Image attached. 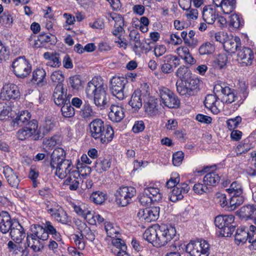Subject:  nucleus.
<instances>
[{"label": "nucleus", "instance_id": "obj_33", "mask_svg": "<svg viewBox=\"0 0 256 256\" xmlns=\"http://www.w3.org/2000/svg\"><path fill=\"white\" fill-rule=\"evenodd\" d=\"M144 190L146 194H148L151 198H152L154 202H159L162 200V194L158 188L152 186H146Z\"/></svg>", "mask_w": 256, "mask_h": 256}, {"label": "nucleus", "instance_id": "obj_39", "mask_svg": "<svg viewBox=\"0 0 256 256\" xmlns=\"http://www.w3.org/2000/svg\"><path fill=\"white\" fill-rule=\"evenodd\" d=\"M252 233H250L245 228H238L235 234V240L239 243H244L248 240H249V237Z\"/></svg>", "mask_w": 256, "mask_h": 256}, {"label": "nucleus", "instance_id": "obj_43", "mask_svg": "<svg viewBox=\"0 0 256 256\" xmlns=\"http://www.w3.org/2000/svg\"><path fill=\"white\" fill-rule=\"evenodd\" d=\"M44 226L46 228V230L48 234H51L54 238L60 241L61 240V236L60 234L57 232L56 228L52 224V223L49 221H46L45 224H44Z\"/></svg>", "mask_w": 256, "mask_h": 256}, {"label": "nucleus", "instance_id": "obj_25", "mask_svg": "<svg viewBox=\"0 0 256 256\" xmlns=\"http://www.w3.org/2000/svg\"><path fill=\"white\" fill-rule=\"evenodd\" d=\"M218 16L216 10L208 6L204 8L202 12V18L204 22L208 24H212Z\"/></svg>", "mask_w": 256, "mask_h": 256}, {"label": "nucleus", "instance_id": "obj_31", "mask_svg": "<svg viewBox=\"0 0 256 256\" xmlns=\"http://www.w3.org/2000/svg\"><path fill=\"white\" fill-rule=\"evenodd\" d=\"M111 18L114 21V29L112 34L114 36H118L124 30V20L123 18L120 14H114L110 16Z\"/></svg>", "mask_w": 256, "mask_h": 256}, {"label": "nucleus", "instance_id": "obj_32", "mask_svg": "<svg viewBox=\"0 0 256 256\" xmlns=\"http://www.w3.org/2000/svg\"><path fill=\"white\" fill-rule=\"evenodd\" d=\"M142 90H136L133 92L130 100L129 101V104L136 110L140 109L142 106Z\"/></svg>", "mask_w": 256, "mask_h": 256}, {"label": "nucleus", "instance_id": "obj_4", "mask_svg": "<svg viewBox=\"0 0 256 256\" xmlns=\"http://www.w3.org/2000/svg\"><path fill=\"white\" fill-rule=\"evenodd\" d=\"M73 168V166L71 162L66 160L62 163L58 164V166L54 167L52 168V170H54V174L58 176H67L68 174H78V176H88L90 172V167L84 166L81 167V170H72L71 172V170Z\"/></svg>", "mask_w": 256, "mask_h": 256}, {"label": "nucleus", "instance_id": "obj_35", "mask_svg": "<svg viewBox=\"0 0 256 256\" xmlns=\"http://www.w3.org/2000/svg\"><path fill=\"white\" fill-rule=\"evenodd\" d=\"M240 39L235 38L234 40H228L224 42V50L230 53H234L240 45Z\"/></svg>", "mask_w": 256, "mask_h": 256}, {"label": "nucleus", "instance_id": "obj_42", "mask_svg": "<svg viewBox=\"0 0 256 256\" xmlns=\"http://www.w3.org/2000/svg\"><path fill=\"white\" fill-rule=\"evenodd\" d=\"M38 244L39 240L37 238H35L34 235L33 234H28L26 242L25 244L26 247H30L34 252H37L40 250Z\"/></svg>", "mask_w": 256, "mask_h": 256}, {"label": "nucleus", "instance_id": "obj_62", "mask_svg": "<svg viewBox=\"0 0 256 256\" xmlns=\"http://www.w3.org/2000/svg\"><path fill=\"white\" fill-rule=\"evenodd\" d=\"M241 122L242 118L239 116L234 118L229 119L226 122L227 126L230 130H234L238 126Z\"/></svg>", "mask_w": 256, "mask_h": 256}, {"label": "nucleus", "instance_id": "obj_54", "mask_svg": "<svg viewBox=\"0 0 256 256\" xmlns=\"http://www.w3.org/2000/svg\"><path fill=\"white\" fill-rule=\"evenodd\" d=\"M227 61L228 58L226 54H220L214 61V66L216 68L222 69L226 65Z\"/></svg>", "mask_w": 256, "mask_h": 256}, {"label": "nucleus", "instance_id": "obj_58", "mask_svg": "<svg viewBox=\"0 0 256 256\" xmlns=\"http://www.w3.org/2000/svg\"><path fill=\"white\" fill-rule=\"evenodd\" d=\"M231 224L230 226H225L220 230V234L222 236L228 237L230 236L235 230V226Z\"/></svg>", "mask_w": 256, "mask_h": 256}, {"label": "nucleus", "instance_id": "obj_18", "mask_svg": "<svg viewBox=\"0 0 256 256\" xmlns=\"http://www.w3.org/2000/svg\"><path fill=\"white\" fill-rule=\"evenodd\" d=\"M11 238L16 243H20L26 236L23 227L18 222L14 220V224L10 231Z\"/></svg>", "mask_w": 256, "mask_h": 256}, {"label": "nucleus", "instance_id": "obj_24", "mask_svg": "<svg viewBox=\"0 0 256 256\" xmlns=\"http://www.w3.org/2000/svg\"><path fill=\"white\" fill-rule=\"evenodd\" d=\"M158 225H155L147 229L144 234V238L154 246L158 247Z\"/></svg>", "mask_w": 256, "mask_h": 256}, {"label": "nucleus", "instance_id": "obj_46", "mask_svg": "<svg viewBox=\"0 0 256 256\" xmlns=\"http://www.w3.org/2000/svg\"><path fill=\"white\" fill-rule=\"evenodd\" d=\"M230 196L228 207L231 210H234L237 206L242 204L244 202V198L241 195Z\"/></svg>", "mask_w": 256, "mask_h": 256}, {"label": "nucleus", "instance_id": "obj_26", "mask_svg": "<svg viewBox=\"0 0 256 256\" xmlns=\"http://www.w3.org/2000/svg\"><path fill=\"white\" fill-rule=\"evenodd\" d=\"M234 220V217L232 215H219L215 218L214 224L216 227L221 230L223 228L233 224Z\"/></svg>", "mask_w": 256, "mask_h": 256}, {"label": "nucleus", "instance_id": "obj_48", "mask_svg": "<svg viewBox=\"0 0 256 256\" xmlns=\"http://www.w3.org/2000/svg\"><path fill=\"white\" fill-rule=\"evenodd\" d=\"M90 199L96 204H102L106 200V195L103 192L100 191L94 192L92 193Z\"/></svg>", "mask_w": 256, "mask_h": 256}, {"label": "nucleus", "instance_id": "obj_13", "mask_svg": "<svg viewBox=\"0 0 256 256\" xmlns=\"http://www.w3.org/2000/svg\"><path fill=\"white\" fill-rule=\"evenodd\" d=\"M205 106L214 114H218L222 107V103L215 94H208L204 101Z\"/></svg>", "mask_w": 256, "mask_h": 256}, {"label": "nucleus", "instance_id": "obj_1", "mask_svg": "<svg viewBox=\"0 0 256 256\" xmlns=\"http://www.w3.org/2000/svg\"><path fill=\"white\" fill-rule=\"evenodd\" d=\"M106 86L100 78H94L89 82L86 89L87 96L94 99V104L98 106H104L107 103Z\"/></svg>", "mask_w": 256, "mask_h": 256}, {"label": "nucleus", "instance_id": "obj_11", "mask_svg": "<svg viewBox=\"0 0 256 256\" xmlns=\"http://www.w3.org/2000/svg\"><path fill=\"white\" fill-rule=\"evenodd\" d=\"M159 207L154 206L150 208L140 209L137 213V216L142 221L150 222L156 220L159 216Z\"/></svg>", "mask_w": 256, "mask_h": 256}, {"label": "nucleus", "instance_id": "obj_7", "mask_svg": "<svg viewBox=\"0 0 256 256\" xmlns=\"http://www.w3.org/2000/svg\"><path fill=\"white\" fill-rule=\"evenodd\" d=\"M12 70L15 75L20 78L26 77L31 72L32 66L24 57H19L15 59L12 64Z\"/></svg>", "mask_w": 256, "mask_h": 256}, {"label": "nucleus", "instance_id": "obj_22", "mask_svg": "<svg viewBox=\"0 0 256 256\" xmlns=\"http://www.w3.org/2000/svg\"><path fill=\"white\" fill-rule=\"evenodd\" d=\"M108 117L112 122H120L124 117L123 108L118 105L112 104Z\"/></svg>", "mask_w": 256, "mask_h": 256}, {"label": "nucleus", "instance_id": "obj_5", "mask_svg": "<svg viewBox=\"0 0 256 256\" xmlns=\"http://www.w3.org/2000/svg\"><path fill=\"white\" fill-rule=\"evenodd\" d=\"M199 80L194 76L185 80L177 82L176 90L181 96L189 97L194 96L198 92Z\"/></svg>", "mask_w": 256, "mask_h": 256}, {"label": "nucleus", "instance_id": "obj_61", "mask_svg": "<svg viewBox=\"0 0 256 256\" xmlns=\"http://www.w3.org/2000/svg\"><path fill=\"white\" fill-rule=\"evenodd\" d=\"M242 20L240 16L236 14H232L230 16V25L238 28L242 24Z\"/></svg>", "mask_w": 256, "mask_h": 256}, {"label": "nucleus", "instance_id": "obj_41", "mask_svg": "<svg viewBox=\"0 0 256 256\" xmlns=\"http://www.w3.org/2000/svg\"><path fill=\"white\" fill-rule=\"evenodd\" d=\"M236 98V96L234 93V90H232L228 87L224 90V94L222 98V102H224L227 104H231L234 102Z\"/></svg>", "mask_w": 256, "mask_h": 256}, {"label": "nucleus", "instance_id": "obj_55", "mask_svg": "<svg viewBox=\"0 0 256 256\" xmlns=\"http://www.w3.org/2000/svg\"><path fill=\"white\" fill-rule=\"evenodd\" d=\"M52 81L56 84V86L59 84L63 86L62 82L64 80V76L62 73L60 71L54 72L50 76Z\"/></svg>", "mask_w": 256, "mask_h": 256}, {"label": "nucleus", "instance_id": "obj_21", "mask_svg": "<svg viewBox=\"0 0 256 256\" xmlns=\"http://www.w3.org/2000/svg\"><path fill=\"white\" fill-rule=\"evenodd\" d=\"M66 93L63 86L59 84L56 86L54 92L53 98L55 104L58 106H62L66 102H69V98H66Z\"/></svg>", "mask_w": 256, "mask_h": 256}, {"label": "nucleus", "instance_id": "obj_38", "mask_svg": "<svg viewBox=\"0 0 256 256\" xmlns=\"http://www.w3.org/2000/svg\"><path fill=\"white\" fill-rule=\"evenodd\" d=\"M96 112L93 110L92 106L86 103L80 111V116L86 119L90 120L96 116Z\"/></svg>", "mask_w": 256, "mask_h": 256}, {"label": "nucleus", "instance_id": "obj_6", "mask_svg": "<svg viewBox=\"0 0 256 256\" xmlns=\"http://www.w3.org/2000/svg\"><path fill=\"white\" fill-rule=\"evenodd\" d=\"M136 193V188L132 186L120 187L115 194L116 202L122 206H126L131 202Z\"/></svg>", "mask_w": 256, "mask_h": 256}, {"label": "nucleus", "instance_id": "obj_36", "mask_svg": "<svg viewBox=\"0 0 256 256\" xmlns=\"http://www.w3.org/2000/svg\"><path fill=\"white\" fill-rule=\"evenodd\" d=\"M218 171V170L216 166V164H214L204 166L202 170L196 171L194 174L197 173L201 176H204L212 175H214V176H218L220 173Z\"/></svg>", "mask_w": 256, "mask_h": 256}, {"label": "nucleus", "instance_id": "obj_45", "mask_svg": "<svg viewBox=\"0 0 256 256\" xmlns=\"http://www.w3.org/2000/svg\"><path fill=\"white\" fill-rule=\"evenodd\" d=\"M214 50V46L212 44L206 42L200 46L198 52L200 55L209 54H212Z\"/></svg>", "mask_w": 256, "mask_h": 256}, {"label": "nucleus", "instance_id": "obj_60", "mask_svg": "<svg viewBox=\"0 0 256 256\" xmlns=\"http://www.w3.org/2000/svg\"><path fill=\"white\" fill-rule=\"evenodd\" d=\"M201 250H198L197 256H208L210 254V244L206 240H202Z\"/></svg>", "mask_w": 256, "mask_h": 256}, {"label": "nucleus", "instance_id": "obj_40", "mask_svg": "<svg viewBox=\"0 0 256 256\" xmlns=\"http://www.w3.org/2000/svg\"><path fill=\"white\" fill-rule=\"evenodd\" d=\"M58 222L68 226H71L72 224V218L68 216L64 210H60V211L54 218Z\"/></svg>", "mask_w": 256, "mask_h": 256}, {"label": "nucleus", "instance_id": "obj_23", "mask_svg": "<svg viewBox=\"0 0 256 256\" xmlns=\"http://www.w3.org/2000/svg\"><path fill=\"white\" fill-rule=\"evenodd\" d=\"M144 108L146 113L150 116H156L160 113V106L156 98H150L144 104Z\"/></svg>", "mask_w": 256, "mask_h": 256}, {"label": "nucleus", "instance_id": "obj_2", "mask_svg": "<svg viewBox=\"0 0 256 256\" xmlns=\"http://www.w3.org/2000/svg\"><path fill=\"white\" fill-rule=\"evenodd\" d=\"M91 136L102 144H107L110 142L114 136V131L112 127L104 124L101 119L96 118L91 122L89 124Z\"/></svg>", "mask_w": 256, "mask_h": 256}, {"label": "nucleus", "instance_id": "obj_10", "mask_svg": "<svg viewBox=\"0 0 256 256\" xmlns=\"http://www.w3.org/2000/svg\"><path fill=\"white\" fill-rule=\"evenodd\" d=\"M127 80L123 76H113L110 81V89L112 95L120 100L124 98L125 85Z\"/></svg>", "mask_w": 256, "mask_h": 256}, {"label": "nucleus", "instance_id": "obj_15", "mask_svg": "<svg viewBox=\"0 0 256 256\" xmlns=\"http://www.w3.org/2000/svg\"><path fill=\"white\" fill-rule=\"evenodd\" d=\"M190 189V186L186 183L179 184L171 192L169 196L170 200L174 202L182 200L184 197V194H187Z\"/></svg>", "mask_w": 256, "mask_h": 256}, {"label": "nucleus", "instance_id": "obj_16", "mask_svg": "<svg viewBox=\"0 0 256 256\" xmlns=\"http://www.w3.org/2000/svg\"><path fill=\"white\" fill-rule=\"evenodd\" d=\"M237 56L238 61L243 66L250 65L254 58L251 49L245 47L238 50Z\"/></svg>", "mask_w": 256, "mask_h": 256}, {"label": "nucleus", "instance_id": "obj_27", "mask_svg": "<svg viewBox=\"0 0 256 256\" xmlns=\"http://www.w3.org/2000/svg\"><path fill=\"white\" fill-rule=\"evenodd\" d=\"M240 212L241 216L253 219L254 224H256V204L243 206L240 208Z\"/></svg>", "mask_w": 256, "mask_h": 256}, {"label": "nucleus", "instance_id": "obj_57", "mask_svg": "<svg viewBox=\"0 0 256 256\" xmlns=\"http://www.w3.org/2000/svg\"><path fill=\"white\" fill-rule=\"evenodd\" d=\"M138 201L144 206H149L152 203H154L152 198H151L148 194H146L145 190L139 196Z\"/></svg>", "mask_w": 256, "mask_h": 256}, {"label": "nucleus", "instance_id": "obj_17", "mask_svg": "<svg viewBox=\"0 0 256 256\" xmlns=\"http://www.w3.org/2000/svg\"><path fill=\"white\" fill-rule=\"evenodd\" d=\"M14 220L6 212L0 214V231L3 234H6L12 228Z\"/></svg>", "mask_w": 256, "mask_h": 256}, {"label": "nucleus", "instance_id": "obj_64", "mask_svg": "<svg viewBox=\"0 0 256 256\" xmlns=\"http://www.w3.org/2000/svg\"><path fill=\"white\" fill-rule=\"evenodd\" d=\"M12 22V18L8 13L4 12L0 16V22L2 24L5 25L6 26H11Z\"/></svg>", "mask_w": 256, "mask_h": 256}, {"label": "nucleus", "instance_id": "obj_51", "mask_svg": "<svg viewBox=\"0 0 256 256\" xmlns=\"http://www.w3.org/2000/svg\"><path fill=\"white\" fill-rule=\"evenodd\" d=\"M192 189L194 192L198 195L203 194L208 192V187L202 182L194 184Z\"/></svg>", "mask_w": 256, "mask_h": 256}, {"label": "nucleus", "instance_id": "obj_53", "mask_svg": "<svg viewBox=\"0 0 256 256\" xmlns=\"http://www.w3.org/2000/svg\"><path fill=\"white\" fill-rule=\"evenodd\" d=\"M130 40L132 41L134 43V48L137 49L140 47L141 42L140 40V34L136 30H131L129 34Z\"/></svg>", "mask_w": 256, "mask_h": 256}, {"label": "nucleus", "instance_id": "obj_50", "mask_svg": "<svg viewBox=\"0 0 256 256\" xmlns=\"http://www.w3.org/2000/svg\"><path fill=\"white\" fill-rule=\"evenodd\" d=\"M72 206L74 212L79 216L86 218L88 215L91 214V211L84 205L78 206L72 204Z\"/></svg>", "mask_w": 256, "mask_h": 256}, {"label": "nucleus", "instance_id": "obj_63", "mask_svg": "<svg viewBox=\"0 0 256 256\" xmlns=\"http://www.w3.org/2000/svg\"><path fill=\"white\" fill-rule=\"evenodd\" d=\"M220 177H204L202 182L207 186H214L220 182Z\"/></svg>", "mask_w": 256, "mask_h": 256}, {"label": "nucleus", "instance_id": "obj_29", "mask_svg": "<svg viewBox=\"0 0 256 256\" xmlns=\"http://www.w3.org/2000/svg\"><path fill=\"white\" fill-rule=\"evenodd\" d=\"M31 114L27 110L22 112L18 116L13 120L14 126H26L28 123L30 122Z\"/></svg>", "mask_w": 256, "mask_h": 256}, {"label": "nucleus", "instance_id": "obj_56", "mask_svg": "<svg viewBox=\"0 0 256 256\" xmlns=\"http://www.w3.org/2000/svg\"><path fill=\"white\" fill-rule=\"evenodd\" d=\"M214 200L216 202L219 204L221 206L224 207L229 205L225 194L220 192H217L215 194Z\"/></svg>", "mask_w": 256, "mask_h": 256}, {"label": "nucleus", "instance_id": "obj_59", "mask_svg": "<svg viewBox=\"0 0 256 256\" xmlns=\"http://www.w3.org/2000/svg\"><path fill=\"white\" fill-rule=\"evenodd\" d=\"M163 62L166 64H172L174 67H176L180 64L179 58L173 55L168 54L164 57Z\"/></svg>", "mask_w": 256, "mask_h": 256}, {"label": "nucleus", "instance_id": "obj_37", "mask_svg": "<svg viewBox=\"0 0 256 256\" xmlns=\"http://www.w3.org/2000/svg\"><path fill=\"white\" fill-rule=\"evenodd\" d=\"M46 72L42 68H38L32 73V80L37 84H42L46 82Z\"/></svg>", "mask_w": 256, "mask_h": 256}, {"label": "nucleus", "instance_id": "obj_9", "mask_svg": "<svg viewBox=\"0 0 256 256\" xmlns=\"http://www.w3.org/2000/svg\"><path fill=\"white\" fill-rule=\"evenodd\" d=\"M159 96L162 103L168 108H177L180 101L178 97L168 88L162 87L159 89Z\"/></svg>", "mask_w": 256, "mask_h": 256}, {"label": "nucleus", "instance_id": "obj_28", "mask_svg": "<svg viewBox=\"0 0 256 256\" xmlns=\"http://www.w3.org/2000/svg\"><path fill=\"white\" fill-rule=\"evenodd\" d=\"M51 34H47L45 33H42L38 36V40L33 39V36H31L29 38L30 45L34 47L38 48L44 46L45 44L50 41Z\"/></svg>", "mask_w": 256, "mask_h": 256}, {"label": "nucleus", "instance_id": "obj_47", "mask_svg": "<svg viewBox=\"0 0 256 256\" xmlns=\"http://www.w3.org/2000/svg\"><path fill=\"white\" fill-rule=\"evenodd\" d=\"M61 112L62 116L66 118H72L75 114L74 108L68 102L64 104L61 108Z\"/></svg>", "mask_w": 256, "mask_h": 256}, {"label": "nucleus", "instance_id": "obj_12", "mask_svg": "<svg viewBox=\"0 0 256 256\" xmlns=\"http://www.w3.org/2000/svg\"><path fill=\"white\" fill-rule=\"evenodd\" d=\"M38 128V122L33 119L26 126H24L17 132L16 136L18 140H24L36 134Z\"/></svg>", "mask_w": 256, "mask_h": 256}, {"label": "nucleus", "instance_id": "obj_19", "mask_svg": "<svg viewBox=\"0 0 256 256\" xmlns=\"http://www.w3.org/2000/svg\"><path fill=\"white\" fill-rule=\"evenodd\" d=\"M66 152L64 150L60 148H55L50 156V166L53 168L57 167L58 164L66 160Z\"/></svg>", "mask_w": 256, "mask_h": 256}, {"label": "nucleus", "instance_id": "obj_49", "mask_svg": "<svg viewBox=\"0 0 256 256\" xmlns=\"http://www.w3.org/2000/svg\"><path fill=\"white\" fill-rule=\"evenodd\" d=\"M226 190L230 196H239L242 195V186L237 182H233L230 184V188L226 189Z\"/></svg>", "mask_w": 256, "mask_h": 256}, {"label": "nucleus", "instance_id": "obj_20", "mask_svg": "<svg viewBox=\"0 0 256 256\" xmlns=\"http://www.w3.org/2000/svg\"><path fill=\"white\" fill-rule=\"evenodd\" d=\"M216 7L220 8L225 14H230L236 8V0H212Z\"/></svg>", "mask_w": 256, "mask_h": 256}, {"label": "nucleus", "instance_id": "obj_14", "mask_svg": "<svg viewBox=\"0 0 256 256\" xmlns=\"http://www.w3.org/2000/svg\"><path fill=\"white\" fill-rule=\"evenodd\" d=\"M20 96V92L17 86L13 84H5L0 92V97L4 100H15Z\"/></svg>", "mask_w": 256, "mask_h": 256}, {"label": "nucleus", "instance_id": "obj_34", "mask_svg": "<svg viewBox=\"0 0 256 256\" xmlns=\"http://www.w3.org/2000/svg\"><path fill=\"white\" fill-rule=\"evenodd\" d=\"M202 240H203L190 241L186 246V252L190 254V256H197L198 254L197 252L198 250H201V246L203 244Z\"/></svg>", "mask_w": 256, "mask_h": 256}, {"label": "nucleus", "instance_id": "obj_3", "mask_svg": "<svg viewBox=\"0 0 256 256\" xmlns=\"http://www.w3.org/2000/svg\"><path fill=\"white\" fill-rule=\"evenodd\" d=\"M78 234H74L72 239L76 246L80 250H83L86 246V240L93 242L95 240V234L86 224L80 222L78 226Z\"/></svg>", "mask_w": 256, "mask_h": 256}, {"label": "nucleus", "instance_id": "obj_44", "mask_svg": "<svg viewBox=\"0 0 256 256\" xmlns=\"http://www.w3.org/2000/svg\"><path fill=\"white\" fill-rule=\"evenodd\" d=\"M176 75L182 80L192 78V74L188 67L184 66H180L176 70Z\"/></svg>", "mask_w": 256, "mask_h": 256}, {"label": "nucleus", "instance_id": "obj_52", "mask_svg": "<svg viewBox=\"0 0 256 256\" xmlns=\"http://www.w3.org/2000/svg\"><path fill=\"white\" fill-rule=\"evenodd\" d=\"M70 84L74 90H78L82 86V80L79 75H75L70 78Z\"/></svg>", "mask_w": 256, "mask_h": 256}, {"label": "nucleus", "instance_id": "obj_30", "mask_svg": "<svg viewBox=\"0 0 256 256\" xmlns=\"http://www.w3.org/2000/svg\"><path fill=\"white\" fill-rule=\"evenodd\" d=\"M44 57L48 60L46 63V66L54 68H58L61 65L60 55L58 54H52L46 52L44 54Z\"/></svg>", "mask_w": 256, "mask_h": 256}, {"label": "nucleus", "instance_id": "obj_8", "mask_svg": "<svg viewBox=\"0 0 256 256\" xmlns=\"http://www.w3.org/2000/svg\"><path fill=\"white\" fill-rule=\"evenodd\" d=\"M158 247L166 245L174 238L176 234L174 228L164 224L158 225Z\"/></svg>", "mask_w": 256, "mask_h": 256}]
</instances>
